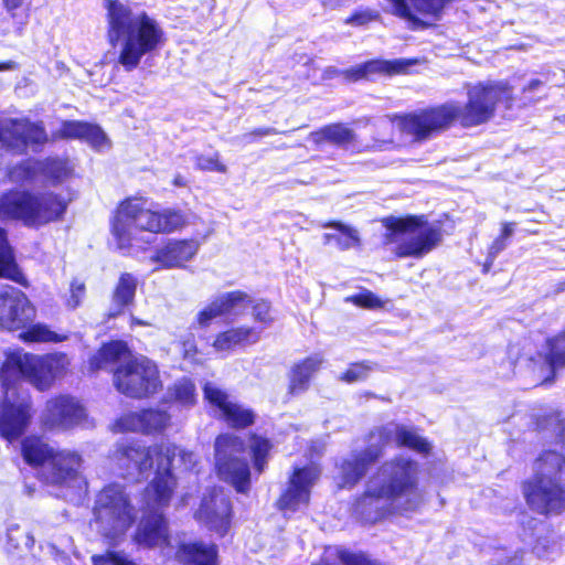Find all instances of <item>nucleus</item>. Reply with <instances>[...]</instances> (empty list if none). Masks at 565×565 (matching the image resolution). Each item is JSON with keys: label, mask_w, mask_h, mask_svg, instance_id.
Instances as JSON below:
<instances>
[{"label": "nucleus", "mask_w": 565, "mask_h": 565, "mask_svg": "<svg viewBox=\"0 0 565 565\" xmlns=\"http://www.w3.org/2000/svg\"><path fill=\"white\" fill-rule=\"evenodd\" d=\"M252 315L256 322L268 326L274 321V318L270 313V305L265 300H252Z\"/></svg>", "instance_id": "37998d69"}, {"label": "nucleus", "mask_w": 565, "mask_h": 565, "mask_svg": "<svg viewBox=\"0 0 565 565\" xmlns=\"http://www.w3.org/2000/svg\"><path fill=\"white\" fill-rule=\"evenodd\" d=\"M182 352L184 359L194 361L198 354V349L195 344V340L193 334H189L183 341H182Z\"/></svg>", "instance_id": "864d4df0"}, {"label": "nucleus", "mask_w": 565, "mask_h": 565, "mask_svg": "<svg viewBox=\"0 0 565 565\" xmlns=\"http://www.w3.org/2000/svg\"><path fill=\"white\" fill-rule=\"evenodd\" d=\"M72 172L73 167L67 160L50 158L44 161L28 160L11 169L9 175L13 182L45 181L56 185L67 180Z\"/></svg>", "instance_id": "f3484780"}, {"label": "nucleus", "mask_w": 565, "mask_h": 565, "mask_svg": "<svg viewBox=\"0 0 565 565\" xmlns=\"http://www.w3.org/2000/svg\"><path fill=\"white\" fill-rule=\"evenodd\" d=\"M93 512L97 532L113 544L121 540L136 521L130 494L119 483L103 488L96 497Z\"/></svg>", "instance_id": "f8f14e48"}, {"label": "nucleus", "mask_w": 565, "mask_h": 565, "mask_svg": "<svg viewBox=\"0 0 565 565\" xmlns=\"http://www.w3.org/2000/svg\"><path fill=\"white\" fill-rule=\"evenodd\" d=\"M523 493L530 509L543 515L565 512V484L526 481Z\"/></svg>", "instance_id": "412c9836"}, {"label": "nucleus", "mask_w": 565, "mask_h": 565, "mask_svg": "<svg viewBox=\"0 0 565 565\" xmlns=\"http://www.w3.org/2000/svg\"><path fill=\"white\" fill-rule=\"evenodd\" d=\"M373 370V366L367 363H355L352 364L341 376L340 380L345 383H354L359 381L365 380L370 372Z\"/></svg>", "instance_id": "79ce46f5"}, {"label": "nucleus", "mask_w": 565, "mask_h": 565, "mask_svg": "<svg viewBox=\"0 0 565 565\" xmlns=\"http://www.w3.org/2000/svg\"><path fill=\"white\" fill-rule=\"evenodd\" d=\"M231 512L230 497L223 489L214 488L203 497L195 518L211 531L223 536L227 533L231 525Z\"/></svg>", "instance_id": "4be33fe9"}, {"label": "nucleus", "mask_w": 565, "mask_h": 565, "mask_svg": "<svg viewBox=\"0 0 565 565\" xmlns=\"http://www.w3.org/2000/svg\"><path fill=\"white\" fill-rule=\"evenodd\" d=\"M323 227H332L337 233H326L323 235L324 243H334L341 250H347L360 245V236L355 228L348 226L341 222H332L324 224Z\"/></svg>", "instance_id": "c9c22d12"}, {"label": "nucleus", "mask_w": 565, "mask_h": 565, "mask_svg": "<svg viewBox=\"0 0 565 565\" xmlns=\"http://www.w3.org/2000/svg\"><path fill=\"white\" fill-rule=\"evenodd\" d=\"M338 557L343 565H381L370 561L364 554L351 553L344 550L338 551Z\"/></svg>", "instance_id": "a18cd8bd"}, {"label": "nucleus", "mask_w": 565, "mask_h": 565, "mask_svg": "<svg viewBox=\"0 0 565 565\" xmlns=\"http://www.w3.org/2000/svg\"><path fill=\"white\" fill-rule=\"evenodd\" d=\"M54 136L57 138L82 139L97 150L109 147V140L102 128L87 122L64 121Z\"/></svg>", "instance_id": "cd10ccee"}, {"label": "nucleus", "mask_w": 565, "mask_h": 565, "mask_svg": "<svg viewBox=\"0 0 565 565\" xmlns=\"http://www.w3.org/2000/svg\"><path fill=\"white\" fill-rule=\"evenodd\" d=\"M145 511L140 519L134 541L145 547H162L170 544L168 522L161 509L168 507L169 502L164 505H159L157 502H147L146 492L143 493Z\"/></svg>", "instance_id": "aec40b11"}, {"label": "nucleus", "mask_w": 565, "mask_h": 565, "mask_svg": "<svg viewBox=\"0 0 565 565\" xmlns=\"http://www.w3.org/2000/svg\"><path fill=\"white\" fill-rule=\"evenodd\" d=\"M26 330L21 334V338L28 342H62L67 339L65 334H60L51 330L46 324L30 323Z\"/></svg>", "instance_id": "4c0bfd02"}, {"label": "nucleus", "mask_w": 565, "mask_h": 565, "mask_svg": "<svg viewBox=\"0 0 565 565\" xmlns=\"http://www.w3.org/2000/svg\"><path fill=\"white\" fill-rule=\"evenodd\" d=\"M170 422L168 413L159 409H146L140 413H129L114 424V431H137L150 434L163 430Z\"/></svg>", "instance_id": "bb28decb"}, {"label": "nucleus", "mask_w": 565, "mask_h": 565, "mask_svg": "<svg viewBox=\"0 0 565 565\" xmlns=\"http://www.w3.org/2000/svg\"><path fill=\"white\" fill-rule=\"evenodd\" d=\"M0 277L25 285L24 275L15 264L13 252L8 244L7 233L0 228Z\"/></svg>", "instance_id": "f704fd0d"}, {"label": "nucleus", "mask_w": 565, "mask_h": 565, "mask_svg": "<svg viewBox=\"0 0 565 565\" xmlns=\"http://www.w3.org/2000/svg\"><path fill=\"white\" fill-rule=\"evenodd\" d=\"M204 397L217 411L218 416L227 425L235 428H244L254 423L255 415L252 409L238 404L225 391L215 383H206L203 387Z\"/></svg>", "instance_id": "5701e85b"}, {"label": "nucleus", "mask_w": 565, "mask_h": 565, "mask_svg": "<svg viewBox=\"0 0 565 565\" xmlns=\"http://www.w3.org/2000/svg\"><path fill=\"white\" fill-rule=\"evenodd\" d=\"M394 444L428 454L430 444L420 437L412 427L388 423L370 434L369 446L363 451H353L338 465V480L340 487H352L363 478L369 467L383 454V447Z\"/></svg>", "instance_id": "6e6552de"}, {"label": "nucleus", "mask_w": 565, "mask_h": 565, "mask_svg": "<svg viewBox=\"0 0 565 565\" xmlns=\"http://www.w3.org/2000/svg\"><path fill=\"white\" fill-rule=\"evenodd\" d=\"M22 455L26 463L41 468V478L50 484L65 487L82 493L86 481L79 473L81 456L68 449H55L36 437L25 438Z\"/></svg>", "instance_id": "1a4fd4ad"}, {"label": "nucleus", "mask_w": 565, "mask_h": 565, "mask_svg": "<svg viewBox=\"0 0 565 565\" xmlns=\"http://www.w3.org/2000/svg\"><path fill=\"white\" fill-rule=\"evenodd\" d=\"M167 401L180 408L189 409L198 402V393L194 383L186 377L174 382L167 391Z\"/></svg>", "instance_id": "72a5a7b5"}, {"label": "nucleus", "mask_w": 565, "mask_h": 565, "mask_svg": "<svg viewBox=\"0 0 565 565\" xmlns=\"http://www.w3.org/2000/svg\"><path fill=\"white\" fill-rule=\"evenodd\" d=\"M316 465L295 468L289 477L287 488L280 495L278 507L286 512H296L308 507L311 489L320 477Z\"/></svg>", "instance_id": "a211bd4d"}, {"label": "nucleus", "mask_w": 565, "mask_h": 565, "mask_svg": "<svg viewBox=\"0 0 565 565\" xmlns=\"http://www.w3.org/2000/svg\"><path fill=\"white\" fill-rule=\"evenodd\" d=\"M345 302H350L365 309H377L384 306V302L374 292L367 289H363L356 295L347 297Z\"/></svg>", "instance_id": "ea45409f"}, {"label": "nucleus", "mask_w": 565, "mask_h": 565, "mask_svg": "<svg viewBox=\"0 0 565 565\" xmlns=\"http://www.w3.org/2000/svg\"><path fill=\"white\" fill-rule=\"evenodd\" d=\"M505 554V551L499 552V556L495 559L498 565H522L523 555L519 552H515L513 556H502Z\"/></svg>", "instance_id": "5fc2aeb1"}, {"label": "nucleus", "mask_w": 565, "mask_h": 565, "mask_svg": "<svg viewBox=\"0 0 565 565\" xmlns=\"http://www.w3.org/2000/svg\"><path fill=\"white\" fill-rule=\"evenodd\" d=\"M561 438H562V443H563V448L565 449V428L562 426V430H561Z\"/></svg>", "instance_id": "0e129e2a"}, {"label": "nucleus", "mask_w": 565, "mask_h": 565, "mask_svg": "<svg viewBox=\"0 0 565 565\" xmlns=\"http://www.w3.org/2000/svg\"><path fill=\"white\" fill-rule=\"evenodd\" d=\"M309 139L316 145L329 142L338 147L347 148L355 141V134L343 124H331L311 132Z\"/></svg>", "instance_id": "2f4dec72"}, {"label": "nucleus", "mask_w": 565, "mask_h": 565, "mask_svg": "<svg viewBox=\"0 0 565 565\" xmlns=\"http://www.w3.org/2000/svg\"><path fill=\"white\" fill-rule=\"evenodd\" d=\"M214 449L218 477L231 483L237 492H247L250 487V470L242 439L234 434L220 435Z\"/></svg>", "instance_id": "ddd939ff"}, {"label": "nucleus", "mask_w": 565, "mask_h": 565, "mask_svg": "<svg viewBox=\"0 0 565 565\" xmlns=\"http://www.w3.org/2000/svg\"><path fill=\"white\" fill-rule=\"evenodd\" d=\"M137 284V278L132 274L124 273L120 275L111 295L108 317L120 316L134 302Z\"/></svg>", "instance_id": "7c9ffc66"}, {"label": "nucleus", "mask_w": 565, "mask_h": 565, "mask_svg": "<svg viewBox=\"0 0 565 565\" xmlns=\"http://www.w3.org/2000/svg\"><path fill=\"white\" fill-rule=\"evenodd\" d=\"M199 247L196 239H167L156 248L150 260L163 269L184 268L195 257Z\"/></svg>", "instance_id": "a878e982"}, {"label": "nucleus", "mask_w": 565, "mask_h": 565, "mask_svg": "<svg viewBox=\"0 0 565 565\" xmlns=\"http://www.w3.org/2000/svg\"><path fill=\"white\" fill-rule=\"evenodd\" d=\"M195 166L198 169L202 171H212L225 173L227 168L224 163L220 161L218 153H213L210 156L199 154L195 157Z\"/></svg>", "instance_id": "a19ab883"}, {"label": "nucleus", "mask_w": 565, "mask_h": 565, "mask_svg": "<svg viewBox=\"0 0 565 565\" xmlns=\"http://www.w3.org/2000/svg\"><path fill=\"white\" fill-rule=\"evenodd\" d=\"M23 0H3V6L10 15L14 19L17 17L15 10L22 6Z\"/></svg>", "instance_id": "4d7b16f0"}, {"label": "nucleus", "mask_w": 565, "mask_h": 565, "mask_svg": "<svg viewBox=\"0 0 565 565\" xmlns=\"http://www.w3.org/2000/svg\"><path fill=\"white\" fill-rule=\"evenodd\" d=\"M341 75L345 79L352 81V82H356V81H360V79H367L366 71L364 68V63L355 65V66H352V67L347 68V70H343L341 72Z\"/></svg>", "instance_id": "3c124183"}, {"label": "nucleus", "mask_w": 565, "mask_h": 565, "mask_svg": "<svg viewBox=\"0 0 565 565\" xmlns=\"http://www.w3.org/2000/svg\"><path fill=\"white\" fill-rule=\"evenodd\" d=\"M94 565H137L124 554L107 552L104 555H94L92 557Z\"/></svg>", "instance_id": "c03bdc74"}, {"label": "nucleus", "mask_w": 565, "mask_h": 565, "mask_svg": "<svg viewBox=\"0 0 565 565\" xmlns=\"http://www.w3.org/2000/svg\"><path fill=\"white\" fill-rule=\"evenodd\" d=\"M544 86L541 79H532L524 88V103H532L535 100L534 95L540 93Z\"/></svg>", "instance_id": "603ef678"}, {"label": "nucleus", "mask_w": 565, "mask_h": 565, "mask_svg": "<svg viewBox=\"0 0 565 565\" xmlns=\"http://www.w3.org/2000/svg\"><path fill=\"white\" fill-rule=\"evenodd\" d=\"M514 223H503L502 225V232L499 237H502L504 241L509 237H511L514 233Z\"/></svg>", "instance_id": "13d9d810"}, {"label": "nucleus", "mask_w": 565, "mask_h": 565, "mask_svg": "<svg viewBox=\"0 0 565 565\" xmlns=\"http://www.w3.org/2000/svg\"><path fill=\"white\" fill-rule=\"evenodd\" d=\"M516 363L526 365L537 382H552L556 372L565 367V333L547 340L543 352L535 356L524 353Z\"/></svg>", "instance_id": "dca6fc26"}, {"label": "nucleus", "mask_w": 565, "mask_h": 565, "mask_svg": "<svg viewBox=\"0 0 565 565\" xmlns=\"http://www.w3.org/2000/svg\"><path fill=\"white\" fill-rule=\"evenodd\" d=\"M412 65L407 60H372L364 63L367 79L374 75H393L406 72L407 67Z\"/></svg>", "instance_id": "e433bc0d"}, {"label": "nucleus", "mask_w": 565, "mask_h": 565, "mask_svg": "<svg viewBox=\"0 0 565 565\" xmlns=\"http://www.w3.org/2000/svg\"><path fill=\"white\" fill-rule=\"evenodd\" d=\"M467 96L468 102L463 107L447 103L403 117L402 129L420 140L448 128L455 120L463 127L484 124L493 117L497 103L511 102L512 89L504 82L479 83L467 87Z\"/></svg>", "instance_id": "7ed1b4c3"}, {"label": "nucleus", "mask_w": 565, "mask_h": 565, "mask_svg": "<svg viewBox=\"0 0 565 565\" xmlns=\"http://www.w3.org/2000/svg\"><path fill=\"white\" fill-rule=\"evenodd\" d=\"M557 119L561 120L563 124H565V115L562 117H558Z\"/></svg>", "instance_id": "774afa93"}, {"label": "nucleus", "mask_w": 565, "mask_h": 565, "mask_svg": "<svg viewBox=\"0 0 565 565\" xmlns=\"http://www.w3.org/2000/svg\"><path fill=\"white\" fill-rule=\"evenodd\" d=\"M173 184H174L175 186H184V185H185V180H184V178H183V177H181V175H177V177L174 178V180H173Z\"/></svg>", "instance_id": "680f3d73"}, {"label": "nucleus", "mask_w": 565, "mask_h": 565, "mask_svg": "<svg viewBox=\"0 0 565 565\" xmlns=\"http://www.w3.org/2000/svg\"><path fill=\"white\" fill-rule=\"evenodd\" d=\"M35 317L36 309L22 290L10 285L0 286V329H25Z\"/></svg>", "instance_id": "2eb2a0df"}, {"label": "nucleus", "mask_w": 565, "mask_h": 565, "mask_svg": "<svg viewBox=\"0 0 565 565\" xmlns=\"http://www.w3.org/2000/svg\"><path fill=\"white\" fill-rule=\"evenodd\" d=\"M86 416L84 407L74 397L61 395L46 402L42 424L50 429H70Z\"/></svg>", "instance_id": "b1692460"}, {"label": "nucleus", "mask_w": 565, "mask_h": 565, "mask_svg": "<svg viewBox=\"0 0 565 565\" xmlns=\"http://www.w3.org/2000/svg\"><path fill=\"white\" fill-rule=\"evenodd\" d=\"M188 223L186 216L174 209L143 196H131L117 206L111 221V233L117 247L126 253L138 246V231L153 234L172 233Z\"/></svg>", "instance_id": "423d86ee"}, {"label": "nucleus", "mask_w": 565, "mask_h": 565, "mask_svg": "<svg viewBox=\"0 0 565 565\" xmlns=\"http://www.w3.org/2000/svg\"><path fill=\"white\" fill-rule=\"evenodd\" d=\"M542 429H551L557 434L558 443L563 447L561 430L565 428V422L561 414L554 412L547 418L539 423ZM564 451L565 449L562 448ZM534 475L529 480L532 482L565 484V455L555 450L543 451L534 462Z\"/></svg>", "instance_id": "4468645a"}, {"label": "nucleus", "mask_w": 565, "mask_h": 565, "mask_svg": "<svg viewBox=\"0 0 565 565\" xmlns=\"http://www.w3.org/2000/svg\"><path fill=\"white\" fill-rule=\"evenodd\" d=\"M507 247V244H505V241L502 238V237H498L497 239H494V242L491 244V246L489 247V252H488V255H489V258H490V264L489 265H492L495 257Z\"/></svg>", "instance_id": "6e6d98bb"}, {"label": "nucleus", "mask_w": 565, "mask_h": 565, "mask_svg": "<svg viewBox=\"0 0 565 565\" xmlns=\"http://www.w3.org/2000/svg\"><path fill=\"white\" fill-rule=\"evenodd\" d=\"M131 327H135V326H149L148 322L146 321H142L136 317H131V322H130Z\"/></svg>", "instance_id": "052dcab7"}, {"label": "nucleus", "mask_w": 565, "mask_h": 565, "mask_svg": "<svg viewBox=\"0 0 565 565\" xmlns=\"http://www.w3.org/2000/svg\"><path fill=\"white\" fill-rule=\"evenodd\" d=\"M114 460L124 477L135 480L147 479L154 468V478L146 488V498L149 504L157 502L159 505L170 502L175 488L171 472L173 461L178 460L188 471L198 466V457L192 451L172 444L147 447L137 440L117 443Z\"/></svg>", "instance_id": "f03ea898"}, {"label": "nucleus", "mask_w": 565, "mask_h": 565, "mask_svg": "<svg viewBox=\"0 0 565 565\" xmlns=\"http://www.w3.org/2000/svg\"><path fill=\"white\" fill-rule=\"evenodd\" d=\"M383 224L384 244L398 258H422L441 241L440 227L429 224L424 216L387 217Z\"/></svg>", "instance_id": "9b49d317"}, {"label": "nucleus", "mask_w": 565, "mask_h": 565, "mask_svg": "<svg viewBox=\"0 0 565 565\" xmlns=\"http://www.w3.org/2000/svg\"><path fill=\"white\" fill-rule=\"evenodd\" d=\"M276 134H278V131L275 128H273V127L257 128V129H254L253 131L244 134L241 137V140L244 143H252V142L256 141L259 138H263V137H266V136L276 135Z\"/></svg>", "instance_id": "8fccbe9b"}, {"label": "nucleus", "mask_w": 565, "mask_h": 565, "mask_svg": "<svg viewBox=\"0 0 565 565\" xmlns=\"http://www.w3.org/2000/svg\"><path fill=\"white\" fill-rule=\"evenodd\" d=\"M249 448L254 460V467L257 472L262 473L266 467L271 444L268 439L262 436L253 435L249 438Z\"/></svg>", "instance_id": "58836bf2"}, {"label": "nucleus", "mask_w": 565, "mask_h": 565, "mask_svg": "<svg viewBox=\"0 0 565 565\" xmlns=\"http://www.w3.org/2000/svg\"><path fill=\"white\" fill-rule=\"evenodd\" d=\"M327 72L335 75V74H341L342 71H338L335 68H329Z\"/></svg>", "instance_id": "338daca9"}, {"label": "nucleus", "mask_w": 565, "mask_h": 565, "mask_svg": "<svg viewBox=\"0 0 565 565\" xmlns=\"http://www.w3.org/2000/svg\"><path fill=\"white\" fill-rule=\"evenodd\" d=\"M86 288L84 282L73 280L70 288V296L66 303L70 308L75 309L78 307L85 298Z\"/></svg>", "instance_id": "49530a36"}, {"label": "nucleus", "mask_w": 565, "mask_h": 565, "mask_svg": "<svg viewBox=\"0 0 565 565\" xmlns=\"http://www.w3.org/2000/svg\"><path fill=\"white\" fill-rule=\"evenodd\" d=\"M417 462L397 457L386 461L367 481L355 511L366 522H375L394 512H412L422 503Z\"/></svg>", "instance_id": "20e7f679"}, {"label": "nucleus", "mask_w": 565, "mask_h": 565, "mask_svg": "<svg viewBox=\"0 0 565 565\" xmlns=\"http://www.w3.org/2000/svg\"><path fill=\"white\" fill-rule=\"evenodd\" d=\"M47 135L41 124L28 120H9L0 127V151L22 153L29 145L42 146Z\"/></svg>", "instance_id": "6ab92c4d"}, {"label": "nucleus", "mask_w": 565, "mask_h": 565, "mask_svg": "<svg viewBox=\"0 0 565 565\" xmlns=\"http://www.w3.org/2000/svg\"><path fill=\"white\" fill-rule=\"evenodd\" d=\"M70 200L54 192L12 191L0 198V221L17 220L30 227L58 221Z\"/></svg>", "instance_id": "9d476101"}, {"label": "nucleus", "mask_w": 565, "mask_h": 565, "mask_svg": "<svg viewBox=\"0 0 565 565\" xmlns=\"http://www.w3.org/2000/svg\"><path fill=\"white\" fill-rule=\"evenodd\" d=\"M111 364H118L114 371V384L118 392L128 397H149L162 387L157 364L145 355H132L122 341L105 344L89 359L92 371Z\"/></svg>", "instance_id": "0eeeda50"}, {"label": "nucleus", "mask_w": 565, "mask_h": 565, "mask_svg": "<svg viewBox=\"0 0 565 565\" xmlns=\"http://www.w3.org/2000/svg\"><path fill=\"white\" fill-rule=\"evenodd\" d=\"M13 67L12 62L0 63V72L11 70Z\"/></svg>", "instance_id": "e2e57ef3"}, {"label": "nucleus", "mask_w": 565, "mask_h": 565, "mask_svg": "<svg viewBox=\"0 0 565 565\" xmlns=\"http://www.w3.org/2000/svg\"><path fill=\"white\" fill-rule=\"evenodd\" d=\"M489 264H490V258H489V256H488V257H487V260H486V264H484V266H483V270H484V271H488V270L490 269V267L492 266V265H489Z\"/></svg>", "instance_id": "69168bd1"}, {"label": "nucleus", "mask_w": 565, "mask_h": 565, "mask_svg": "<svg viewBox=\"0 0 565 565\" xmlns=\"http://www.w3.org/2000/svg\"><path fill=\"white\" fill-rule=\"evenodd\" d=\"M263 329L256 327H237L216 335L213 348L218 353H230L237 347L250 345L259 341Z\"/></svg>", "instance_id": "c85d7f7f"}, {"label": "nucleus", "mask_w": 565, "mask_h": 565, "mask_svg": "<svg viewBox=\"0 0 565 565\" xmlns=\"http://www.w3.org/2000/svg\"><path fill=\"white\" fill-rule=\"evenodd\" d=\"M379 17L376 11L373 10H361L353 13L351 17L347 18L344 23L354 25V26H362L366 25L371 21L376 20Z\"/></svg>", "instance_id": "de8ad7c7"}, {"label": "nucleus", "mask_w": 565, "mask_h": 565, "mask_svg": "<svg viewBox=\"0 0 565 565\" xmlns=\"http://www.w3.org/2000/svg\"><path fill=\"white\" fill-rule=\"evenodd\" d=\"M250 297L243 291L235 290L221 294L198 313L196 323L205 328L210 326L215 318L223 316H241L250 307Z\"/></svg>", "instance_id": "393cba45"}, {"label": "nucleus", "mask_w": 565, "mask_h": 565, "mask_svg": "<svg viewBox=\"0 0 565 565\" xmlns=\"http://www.w3.org/2000/svg\"><path fill=\"white\" fill-rule=\"evenodd\" d=\"M107 23L109 43L119 49L118 63L127 72L137 68L145 55L159 50L166 42L159 21L118 0L107 4Z\"/></svg>", "instance_id": "39448f33"}, {"label": "nucleus", "mask_w": 565, "mask_h": 565, "mask_svg": "<svg viewBox=\"0 0 565 565\" xmlns=\"http://www.w3.org/2000/svg\"><path fill=\"white\" fill-rule=\"evenodd\" d=\"M177 556L183 565H215L216 546L202 543L182 544Z\"/></svg>", "instance_id": "473e14b6"}, {"label": "nucleus", "mask_w": 565, "mask_h": 565, "mask_svg": "<svg viewBox=\"0 0 565 565\" xmlns=\"http://www.w3.org/2000/svg\"><path fill=\"white\" fill-rule=\"evenodd\" d=\"M68 364L63 353L34 355L14 351L8 354L0 371L4 390V398L0 402V435L4 439L12 441L20 437L31 417L30 396L17 385L15 380L26 377L43 391L66 372Z\"/></svg>", "instance_id": "f257e3e1"}, {"label": "nucleus", "mask_w": 565, "mask_h": 565, "mask_svg": "<svg viewBox=\"0 0 565 565\" xmlns=\"http://www.w3.org/2000/svg\"><path fill=\"white\" fill-rule=\"evenodd\" d=\"M533 551L539 557H548L557 552V544L548 537L540 539L534 545Z\"/></svg>", "instance_id": "09e8293b"}, {"label": "nucleus", "mask_w": 565, "mask_h": 565, "mask_svg": "<svg viewBox=\"0 0 565 565\" xmlns=\"http://www.w3.org/2000/svg\"><path fill=\"white\" fill-rule=\"evenodd\" d=\"M323 7L329 9H335L341 6V1L337 0H321Z\"/></svg>", "instance_id": "bf43d9fd"}, {"label": "nucleus", "mask_w": 565, "mask_h": 565, "mask_svg": "<svg viewBox=\"0 0 565 565\" xmlns=\"http://www.w3.org/2000/svg\"><path fill=\"white\" fill-rule=\"evenodd\" d=\"M323 358L320 354L310 355L296 363L289 372L288 393L299 395L309 388L312 376L320 370Z\"/></svg>", "instance_id": "c756f323"}]
</instances>
